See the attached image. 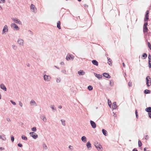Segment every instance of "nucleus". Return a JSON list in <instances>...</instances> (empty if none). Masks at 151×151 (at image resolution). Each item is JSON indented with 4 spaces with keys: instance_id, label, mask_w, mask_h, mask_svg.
<instances>
[{
    "instance_id": "nucleus-1",
    "label": "nucleus",
    "mask_w": 151,
    "mask_h": 151,
    "mask_svg": "<svg viewBox=\"0 0 151 151\" xmlns=\"http://www.w3.org/2000/svg\"><path fill=\"white\" fill-rule=\"evenodd\" d=\"M43 79L45 81L48 82L50 81L51 77L50 76L45 74L43 76Z\"/></svg>"
},
{
    "instance_id": "nucleus-2",
    "label": "nucleus",
    "mask_w": 151,
    "mask_h": 151,
    "mask_svg": "<svg viewBox=\"0 0 151 151\" xmlns=\"http://www.w3.org/2000/svg\"><path fill=\"white\" fill-rule=\"evenodd\" d=\"M17 42L18 44L20 46H23L24 45V40L21 38H19L18 39Z\"/></svg>"
},
{
    "instance_id": "nucleus-3",
    "label": "nucleus",
    "mask_w": 151,
    "mask_h": 151,
    "mask_svg": "<svg viewBox=\"0 0 151 151\" xmlns=\"http://www.w3.org/2000/svg\"><path fill=\"white\" fill-rule=\"evenodd\" d=\"M11 27L13 28V29L14 30L18 31L19 29V27L15 23H12L11 24Z\"/></svg>"
},
{
    "instance_id": "nucleus-4",
    "label": "nucleus",
    "mask_w": 151,
    "mask_h": 151,
    "mask_svg": "<svg viewBox=\"0 0 151 151\" xmlns=\"http://www.w3.org/2000/svg\"><path fill=\"white\" fill-rule=\"evenodd\" d=\"M11 19L15 23H17L19 24H22V22L19 20L16 17L12 18H11Z\"/></svg>"
},
{
    "instance_id": "nucleus-5",
    "label": "nucleus",
    "mask_w": 151,
    "mask_h": 151,
    "mask_svg": "<svg viewBox=\"0 0 151 151\" xmlns=\"http://www.w3.org/2000/svg\"><path fill=\"white\" fill-rule=\"evenodd\" d=\"M146 84L147 86L149 87L151 85V78L149 76H147L146 78Z\"/></svg>"
},
{
    "instance_id": "nucleus-6",
    "label": "nucleus",
    "mask_w": 151,
    "mask_h": 151,
    "mask_svg": "<svg viewBox=\"0 0 151 151\" xmlns=\"http://www.w3.org/2000/svg\"><path fill=\"white\" fill-rule=\"evenodd\" d=\"M9 30V28L8 27V26L6 25H5L3 28V29L2 30V34H5L6 32H8Z\"/></svg>"
},
{
    "instance_id": "nucleus-7",
    "label": "nucleus",
    "mask_w": 151,
    "mask_h": 151,
    "mask_svg": "<svg viewBox=\"0 0 151 151\" xmlns=\"http://www.w3.org/2000/svg\"><path fill=\"white\" fill-rule=\"evenodd\" d=\"M31 11L33 12L34 13H36L37 12V9L36 8L35 6L33 4H32L30 6Z\"/></svg>"
},
{
    "instance_id": "nucleus-8",
    "label": "nucleus",
    "mask_w": 151,
    "mask_h": 151,
    "mask_svg": "<svg viewBox=\"0 0 151 151\" xmlns=\"http://www.w3.org/2000/svg\"><path fill=\"white\" fill-rule=\"evenodd\" d=\"M30 105L31 106H37L36 102L33 99H32L30 102Z\"/></svg>"
},
{
    "instance_id": "nucleus-9",
    "label": "nucleus",
    "mask_w": 151,
    "mask_h": 151,
    "mask_svg": "<svg viewBox=\"0 0 151 151\" xmlns=\"http://www.w3.org/2000/svg\"><path fill=\"white\" fill-rule=\"evenodd\" d=\"M29 134L34 139H36L38 137V135L34 132H32L29 133Z\"/></svg>"
},
{
    "instance_id": "nucleus-10",
    "label": "nucleus",
    "mask_w": 151,
    "mask_h": 151,
    "mask_svg": "<svg viewBox=\"0 0 151 151\" xmlns=\"http://www.w3.org/2000/svg\"><path fill=\"white\" fill-rule=\"evenodd\" d=\"M147 24H148L147 22L145 23L144 24L143 26V32L144 33L146 32L148 30V29L147 27Z\"/></svg>"
},
{
    "instance_id": "nucleus-11",
    "label": "nucleus",
    "mask_w": 151,
    "mask_h": 151,
    "mask_svg": "<svg viewBox=\"0 0 151 151\" xmlns=\"http://www.w3.org/2000/svg\"><path fill=\"white\" fill-rule=\"evenodd\" d=\"M95 146L97 148V149L98 150H100L102 148V147L101 145L99 144H98L97 143L96 144V143H95Z\"/></svg>"
},
{
    "instance_id": "nucleus-12",
    "label": "nucleus",
    "mask_w": 151,
    "mask_h": 151,
    "mask_svg": "<svg viewBox=\"0 0 151 151\" xmlns=\"http://www.w3.org/2000/svg\"><path fill=\"white\" fill-rule=\"evenodd\" d=\"M90 123L91 124V126L92 127V128L93 129L95 128L96 127V124L95 123V122H93V121H92V120H91L90 121Z\"/></svg>"
},
{
    "instance_id": "nucleus-13",
    "label": "nucleus",
    "mask_w": 151,
    "mask_h": 151,
    "mask_svg": "<svg viewBox=\"0 0 151 151\" xmlns=\"http://www.w3.org/2000/svg\"><path fill=\"white\" fill-rule=\"evenodd\" d=\"M74 57L73 56L72 57L70 55L68 54L67 55L66 57V60H69L71 59H74Z\"/></svg>"
},
{
    "instance_id": "nucleus-14",
    "label": "nucleus",
    "mask_w": 151,
    "mask_h": 151,
    "mask_svg": "<svg viewBox=\"0 0 151 151\" xmlns=\"http://www.w3.org/2000/svg\"><path fill=\"white\" fill-rule=\"evenodd\" d=\"M0 87L1 89L6 91V88L5 86L3 84H1L0 85Z\"/></svg>"
},
{
    "instance_id": "nucleus-15",
    "label": "nucleus",
    "mask_w": 151,
    "mask_h": 151,
    "mask_svg": "<svg viewBox=\"0 0 151 151\" xmlns=\"http://www.w3.org/2000/svg\"><path fill=\"white\" fill-rule=\"evenodd\" d=\"M78 73L80 76L84 75L85 74V72L82 70H80L79 71H78Z\"/></svg>"
},
{
    "instance_id": "nucleus-16",
    "label": "nucleus",
    "mask_w": 151,
    "mask_h": 151,
    "mask_svg": "<svg viewBox=\"0 0 151 151\" xmlns=\"http://www.w3.org/2000/svg\"><path fill=\"white\" fill-rule=\"evenodd\" d=\"M103 76L105 77L108 78H110V76L108 73H103Z\"/></svg>"
},
{
    "instance_id": "nucleus-17",
    "label": "nucleus",
    "mask_w": 151,
    "mask_h": 151,
    "mask_svg": "<svg viewBox=\"0 0 151 151\" xmlns=\"http://www.w3.org/2000/svg\"><path fill=\"white\" fill-rule=\"evenodd\" d=\"M81 140L84 142H86L87 141L86 138L85 136H83L81 138Z\"/></svg>"
},
{
    "instance_id": "nucleus-18",
    "label": "nucleus",
    "mask_w": 151,
    "mask_h": 151,
    "mask_svg": "<svg viewBox=\"0 0 151 151\" xmlns=\"http://www.w3.org/2000/svg\"><path fill=\"white\" fill-rule=\"evenodd\" d=\"M92 63L94 65L96 66H98V62L96 60H93L92 61Z\"/></svg>"
},
{
    "instance_id": "nucleus-19",
    "label": "nucleus",
    "mask_w": 151,
    "mask_h": 151,
    "mask_svg": "<svg viewBox=\"0 0 151 151\" xmlns=\"http://www.w3.org/2000/svg\"><path fill=\"white\" fill-rule=\"evenodd\" d=\"M41 119L44 122H46L47 121V119L44 115H42L41 116Z\"/></svg>"
},
{
    "instance_id": "nucleus-20",
    "label": "nucleus",
    "mask_w": 151,
    "mask_h": 151,
    "mask_svg": "<svg viewBox=\"0 0 151 151\" xmlns=\"http://www.w3.org/2000/svg\"><path fill=\"white\" fill-rule=\"evenodd\" d=\"M86 145L88 149L91 147V144L89 141L87 142Z\"/></svg>"
},
{
    "instance_id": "nucleus-21",
    "label": "nucleus",
    "mask_w": 151,
    "mask_h": 151,
    "mask_svg": "<svg viewBox=\"0 0 151 151\" xmlns=\"http://www.w3.org/2000/svg\"><path fill=\"white\" fill-rule=\"evenodd\" d=\"M0 139H1L3 141H5L6 140V138L5 135H0Z\"/></svg>"
},
{
    "instance_id": "nucleus-22",
    "label": "nucleus",
    "mask_w": 151,
    "mask_h": 151,
    "mask_svg": "<svg viewBox=\"0 0 151 151\" xmlns=\"http://www.w3.org/2000/svg\"><path fill=\"white\" fill-rule=\"evenodd\" d=\"M50 107L52 109L53 111H56V108L54 105H50Z\"/></svg>"
},
{
    "instance_id": "nucleus-23",
    "label": "nucleus",
    "mask_w": 151,
    "mask_h": 151,
    "mask_svg": "<svg viewBox=\"0 0 151 151\" xmlns=\"http://www.w3.org/2000/svg\"><path fill=\"white\" fill-rule=\"evenodd\" d=\"M94 74L95 76L99 79H100L102 78V76L100 74H97L96 73H94Z\"/></svg>"
},
{
    "instance_id": "nucleus-24",
    "label": "nucleus",
    "mask_w": 151,
    "mask_h": 151,
    "mask_svg": "<svg viewBox=\"0 0 151 151\" xmlns=\"http://www.w3.org/2000/svg\"><path fill=\"white\" fill-rule=\"evenodd\" d=\"M117 107V106L116 104V102L113 103L112 104V108L113 109H115Z\"/></svg>"
},
{
    "instance_id": "nucleus-25",
    "label": "nucleus",
    "mask_w": 151,
    "mask_h": 151,
    "mask_svg": "<svg viewBox=\"0 0 151 151\" xmlns=\"http://www.w3.org/2000/svg\"><path fill=\"white\" fill-rule=\"evenodd\" d=\"M60 121L62 122V124L63 126H65L66 125L65 121L64 119H61Z\"/></svg>"
},
{
    "instance_id": "nucleus-26",
    "label": "nucleus",
    "mask_w": 151,
    "mask_h": 151,
    "mask_svg": "<svg viewBox=\"0 0 151 151\" xmlns=\"http://www.w3.org/2000/svg\"><path fill=\"white\" fill-rule=\"evenodd\" d=\"M145 111L148 112H151V107H149L148 108H146Z\"/></svg>"
},
{
    "instance_id": "nucleus-27",
    "label": "nucleus",
    "mask_w": 151,
    "mask_h": 151,
    "mask_svg": "<svg viewBox=\"0 0 151 151\" xmlns=\"http://www.w3.org/2000/svg\"><path fill=\"white\" fill-rule=\"evenodd\" d=\"M61 81V79L60 77L57 78H56V82L58 83H60Z\"/></svg>"
},
{
    "instance_id": "nucleus-28",
    "label": "nucleus",
    "mask_w": 151,
    "mask_h": 151,
    "mask_svg": "<svg viewBox=\"0 0 151 151\" xmlns=\"http://www.w3.org/2000/svg\"><path fill=\"white\" fill-rule=\"evenodd\" d=\"M12 48L13 50H16L17 49V47L16 45L13 44L12 45Z\"/></svg>"
},
{
    "instance_id": "nucleus-29",
    "label": "nucleus",
    "mask_w": 151,
    "mask_h": 151,
    "mask_svg": "<svg viewBox=\"0 0 151 151\" xmlns=\"http://www.w3.org/2000/svg\"><path fill=\"white\" fill-rule=\"evenodd\" d=\"M102 133H103V134L105 136H106L107 135L106 134L107 133V132L106 130H105L104 129H102Z\"/></svg>"
},
{
    "instance_id": "nucleus-30",
    "label": "nucleus",
    "mask_w": 151,
    "mask_h": 151,
    "mask_svg": "<svg viewBox=\"0 0 151 151\" xmlns=\"http://www.w3.org/2000/svg\"><path fill=\"white\" fill-rule=\"evenodd\" d=\"M42 147L43 149L45 150H47V147L45 144H42Z\"/></svg>"
},
{
    "instance_id": "nucleus-31",
    "label": "nucleus",
    "mask_w": 151,
    "mask_h": 151,
    "mask_svg": "<svg viewBox=\"0 0 151 151\" xmlns=\"http://www.w3.org/2000/svg\"><path fill=\"white\" fill-rule=\"evenodd\" d=\"M60 25V21H59L57 23V27L59 29H61Z\"/></svg>"
},
{
    "instance_id": "nucleus-32",
    "label": "nucleus",
    "mask_w": 151,
    "mask_h": 151,
    "mask_svg": "<svg viewBox=\"0 0 151 151\" xmlns=\"http://www.w3.org/2000/svg\"><path fill=\"white\" fill-rule=\"evenodd\" d=\"M68 148L71 151H73V146L70 145L69 146Z\"/></svg>"
},
{
    "instance_id": "nucleus-33",
    "label": "nucleus",
    "mask_w": 151,
    "mask_h": 151,
    "mask_svg": "<svg viewBox=\"0 0 151 151\" xmlns=\"http://www.w3.org/2000/svg\"><path fill=\"white\" fill-rule=\"evenodd\" d=\"M149 19V15H145V18L144 19V20L145 21H147Z\"/></svg>"
},
{
    "instance_id": "nucleus-34",
    "label": "nucleus",
    "mask_w": 151,
    "mask_h": 151,
    "mask_svg": "<svg viewBox=\"0 0 151 151\" xmlns=\"http://www.w3.org/2000/svg\"><path fill=\"white\" fill-rule=\"evenodd\" d=\"M108 63L110 66L111 65V60L110 58H109L108 60Z\"/></svg>"
},
{
    "instance_id": "nucleus-35",
    "label": "nucleus",
    "mask_w": 151,
    "mask_h": 151,
    "mask_svg": "<svg viewBox=\"0 0 151 151\" xmlns=\"http://www.w3.org/2000/svg\"><path fill=\"white\" fill-rule=\"evenodd\" d=\"M22 138L23 139L25 140H27V137L24 135H22Z\"/></svg>"
},
{
    "instance_id": "nucleus-36",
    "label": "nucleus",
    "mask_w": 151,
    "mask_h": 151,
    "mask_svg": "<svg viewBox=\"0 0 151 151\" xmlns=\"http://www.w3.org/2000/svg\"><path fill=\"white\" fill-rule=\"evenodd\" d=\"M88 89L89 91H91L92 90L93 87L91 86H89L88 87Z\"/></svg>"
},
{
    "instance_id": "nucleus-37",
    "label": "nucleus",
    "mask_w": 151,
    "mask_h": 151,
    "mask_svg": "<svg viewBox=\"0 0 151 151\" xmlns=\"http://www.w3.org/2000/svg\"><path fill=\"white\" fill-rule=\"evenodd\" d=\"M150 91L147 90V89H146L144 91V92L145 93L147 94V93H150Z\"/></svg>"
},
{
    "instance_id": "nucleus-38",
    "label": "nucleus",
    "mask_w": 151,
    "mask_h": 151,
    "mask_svg": "<svg viewBox=\"0 0 151 151\" xmlns=\"http://www.w3.org/2000/svg\"><path fill=\"white\" fill-rule=\"evenodd\" d=\"M61 72L64 74H66V71L65 70H63L61 71Z\"/></svg>"
},
{
    "instance_id": "nucleus-39",
    "label": "nucleus",
    "mask_w": 151,
    "mask_h": 151,
    "mask_svg": "<svg viewBox=\"0 0 151 151\" xmlns=\"http://www.w3.org/2000/svg\"><path fill=\"white\" fill-rule=\"evenodd\" d=\"M31 130L33 132H36L37 130L36 128V127H34L31 128Z\"/></svg>"
},
{
    "instance_id": "nucleus-40",
    "label": "nucleus",
    "mask_w": 151,
    "mask_h": 151,
    "mask_svg": "<svg viewBox=\"0 0 151 151\" xmlns=\"http://www.w3.org/2000/svg\"><path fill=\"white\" fill-rule=\"evenodd\" d=\"M11 140L13 142L14 141V137L13 135H11Z\"/></svg>"
},
{
    "instance_id": "nucleus-41",
    "label": "nucleus",
    "mask_w": 151,
    "mask_h": 151,
    "mask_svg": "<svg viewBox=\"0 0 151 151\" xmlns=\"http://www.w3.org/2000/svg\"><path fill=\"white\" fill-rule=\"evenodd\" d=\"M138 146L139 147H141L142 145V143L140 140L138 141Z\"/></svg>"
},
{
    "instance_id": "nucleus-42",
    "label": "nucleus",
    "mask_w": 151,
    "mask_h": 151,
    "mask_svg": "<svg viewBox=\"0 0 151 151\" xmlns=\"http://www.w3.org/2000/svg\"><path fill=\"white\" fill-rule=\"evenodd\" d=\"M5 2V0H0V4H4Z\"/></svg>"
},
{
    "instance_id": "nucleus-43",
    "label": "nucleus",
    "mask_w": 151,
    "mask_h": 151,
    "mask_svg": "<svg viewBox=\"0 0 151 151\" xmlns=\"http://www.w3.org/2000/svg\"><path fill=\"white\" fill-rule=\"evenodd\" d=\"M149 66L150 68L151 67V60H149Z\"/></svg>"
},
{
    "instance_id": "nucleus-44",
    "label": "nucleus",
    "mask_w": 151,
    "mask_h": 151,
    "mask_svg": "<svg viewBox=\"0 0 151 151\" xmlns=\"http://www.w3.org/2000/svg\"><path fill=\"white\" fill-rule=\"evenodd\" d=\"M142 56L143 57H144L145 58L146 57H147V55L146 53H144L143 54Z\"/></svg>"
},
{
    "instance_id": "nucleus-45",
    "label": "nucleus",
    "mask_w": 151,
    "mask_h": 151,
    "mask_svg": "<svg viewBox=\"0 0 151 151\" xmlns=\"http://www.w3.org/2000/svg\"><path fill=\"white\" fill-rule=\"evenodd\" d=\"M135 112L136 117V118H138V113H137V110H135Z\"/></svg>"
},
{
    "instance_id": "nucleus-46",
    "label": "nucleus",
    "mask_w": 151,
    "mask_h": 151,
    "mask_svg": "<svg viewBox=\"0 0 151 151\" xmlns=\"http://www.w3.org/2000/svg\"><path fill=\"white\" fill-rule=\"evenodd\" d=\"M108 104L109 106L110 107L111 104V101H108Z\"/></svg>"
},
{
    "instance_id": "nucleus-47",
    "label": "nucleus",
    "mask_w": 151,
    "mask_h": 151,
    "mask_svg": "<svg viewBox=\"0 0 151 151\" xmlns=\"http://www.w3.org/2000/svg\"><path fill=\"white\" fill-rule=\"evenodd\" d=\"M28 32L29 34L32 35H33V32L30 30H29L28 31Z\"/></svg>"
},
{
    "instance_id": "nucleus-48",
    "label": "nucleus",
    "mask_w": 151,
    "mask_h": 151,
    "mask_svg": "<svg viewBox=\"0 0 151 151\" xmlns=\"http://www.w3.org/2000/svg\"><path fill=\"white\" fill-rule=\"evenodd\" d=\"M128 85L129 87H131L132 86V83L130 82H129L128 83Z\"/></svg>"
},
{
    "instance_id": "nucleus-49",
    "label": "nucleus",
    "mask_w": 151,
    "mask_h": 151,
    "mask_svg": "<svg viewBox=\"0 0 151 151\" xmlns=\"http://www.w3.org/2000/svg\"><path fill=\"white\" fill-rule=\"evenodd\" d=\"M11 101V103H12V104H13L14 105H16V103H15V102H14L13 101H12V100H11V101Z\"/></svg>"
},
{
    "instance_id": "nucleus-50",
    "label": "nucleus",
    "mask_w": 151,
    "mask_h": 151,
    "mask_svg": "<svg viewBox=\"0 0 151 151\" xmlns=\"http://www.w3.org/2000/svg\"><path fill=\"white\" fill-rule=\"evenodd\" d=\"M17 145L19 147H22V145L20 143L18 144Z\"/></svg>"
},
{
    "instance_id": "nucleus-51",
    "label": "nucleus",
    "mask_w": 151,
    "mask_h": 151,
    "mask_svg": "<svg viewBox=\"0 0 151 151\" xmlns=\"http://www.w3.org/2000/svg\"><path fill=\"white\" fill-rule=\"evenodd\" d=\"M19 105H20V106L22 107L23 106V104L22 103H21V102H19Z\"/></svg>"
},
{
    "instance_id": "nucleus-52",
    "label": "nucleus",
    "mask_w": 151,
    "mask_h": 151,
    "mask_svg": "<svg viewBox=\"0 0 151 151\" xmlns=\"http://www.w3.org/2000/svg\"><path fill=\"white\" fill-rule=\"evenodd\" d=\"M148 58L149 59V60H151V56L150 55V54H149L148 55Z\"/></svg>"
},
{
    "instance_id": "nucleus-53",
    "label": "nucleus",
    "mask_w": 151,
    "mask_h": 151,
    "mask_svg": "<svg viewBox=\"0 0 151 151\" xmlns=\"http://www.w3.org/2000/svg\"><path fill=\"white\" fill-rule=\"evenodd\" d=\"M149 138V137L148 136V135H146L145 136V139H148Z\"/></svg>"
},
{
    "instance_id": "nucleus-54",
    "label": "nucleus",
    "mask_w": 151,
    "mask_h": 151,
    "mask_svg": "<svg viewBox=\"0 0 151 151\" xmlns=\"http://www.w3.org/2000/svg\"><path fill=\"white\" fill-rule=\"evenodd\" d=\"M149 12V11L147 10L146 11V14H145V15H148Z\"/></svg>"
},
{
    "instance_id": "nucleus-55",
    "label": "nucleus",
    "mask_w": 151,
    "mask_h": 151,
    "mask_svg": "<svg viewBox=\"0 0 151 151\" xmlns=\"http://www.w3.org/2000/svg\"><path fill=\"white\" fill-rule=\"evenodd\" d=\"M60 65H64L65 64L63 62H61L60 63Z\"/></svg>"
},
{
    "instance_id": "nucleus-56",
    "label": "nucleus",
    "mask_w": 151,
    "mask_h": 151,
    "mask_svg": "<svg viewBox=\"0 0 151 151\" xmlns=\"http://www.w3.org/2000/svg\"><path fill=\"white\" fill-rule=\"evenodd\" d=\"M148 114L149 117L151 118V113H149Z\"/></svg>"
},
{
    "instance_id": "nucleus-57",
    "label": "nucleus",
    "mask_w": 151,
    "mask_h": 151,
    "mask_svg": "<svg viewBox=\"0 0 151 151\" xmlns=\"http://www.w3.org/2000/svg\"><path fill=\"white\" fill-rule=\"evenodd\" d=\"M4 150V148L3 147H0V150Z\"/></svg>"
},
{
    "instance_id": "nucleus-58",
    "label": "nucleus",
    "mask_w": 151,
    "mask_h": 151,
    "mask_svg": "<svg viewBox=\"0 0 151 151\" xmlns=\"http://www.w3.org/2000/svg\"><path fill=\"white\" fill-rule=\"evenodd\" d=\"M7 120L8 121H9V122H10L11 121V120H10V119L9 118H7Z\"/></svg>"
},
{
    "instance_id": "nucleus-59",
    "label": "nucleus",
    "mask_w": 151,
    "mask_h": 151,
    "mask_svg": "<svg viewBox=\"0 0 151 151\" xmlns=\"http://www.w3.org/2000/svg\"><path fill=\"white\" fill-rule=\"evenodd\" d=\"M58 108L60 109H61L62 108V106L61 105L59 106Z\"/></svg>"
},
{
    "instance_id": "nucleus-60",
    "label": "nucleus",
    "mask_w": 151,
    "mask_h": 151,
    "mask_svg": "<svg viewBox=\"0 0 151 151\" xmlns=\"http://www.w3.org/2000/svg\"><path fill=\"white\" fill-rule=\"evenodd\" d=\"M122 64H123V67L124 68H125V64L124 63H122Z\"/></svg>"
},
{
    "instance_id": "nucleus-61",
    "label": "nucleus",
    "mask_w": 151,
    "mask_h": 151,
    "mask_svg": "<svg viewBox=\"0 0 151 151\" xmlns=\"http://www.w3.org/2000/svg\"><path fill=\"white\" fill-rule=\"evenodd\" d=\"M133 151H138L136 149H134L133 150Z\"/></svg>"
},
{
    "instance_id": "nucleus-62",
    "label": "nucleus",
    "mask_w": 151,
    "mask_h": 151,
    "mask_svg": "<svg viewBox=\"0 0 151 151\" xmlns=\"http://www.w3.org/2000/svg\"><path fill=\"white\" fill-rule=\"evenodd\" d=\"M2 7H1V6L0 5V10H2Z\"/></svg>"
},
{
    "instance_id": "nucleus-63",
    "label": "nucleus",
    "mask_w": 151,
    "mask_h": 151,
    "mask_svg": "<svg viewBox=\"0 0 151 151\" xmlns=\"http://www.w3.org/2000/svg\"><path fill=\"white\" fill-rule=\"evenodd\" d=\"M55 67L57 69H59V68L57 66H55Z\"/></svg>"
},
{
    "instance_id": "nucleus-64",
    "label": "nucleus",
    "mask_w": 151,
    "mask_h": 151,
    "mask_svg": "<svg viewBox=\"0 0 151 151\" xmlns=\"http://www.w3.org/2000/svg\"><path fill=\"white\" fill-rule=\"evenodd\" d=\"M29 65H29V64H28L27 65V66H28V67L29 66Z\"/></svg>"
}]
</instances>
